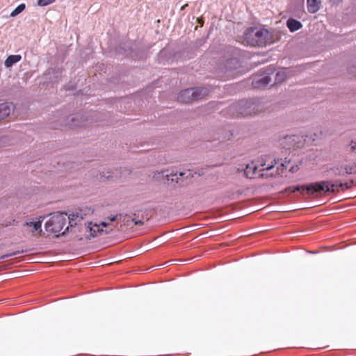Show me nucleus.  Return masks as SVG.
<instances>
[{"mask_svg": "<svg viewBox=\"0 0 356 356\" xmlns=\"http://www.w3.org/2000/svg\"><path fill=\"white\" fill-rule=\"evenodd\" d=\"M260 166L263 168L260 171L270 170L274 168L277 163L275 159H273L270 156H265L259 160Z\"/></svg>", "mask_w": 356, "mask_h": 356, "instance_id": "obj_7", "label": "nucleus"}, {"mask_svg": "<svg viewBox=\"0 0 356 356\" xmlns=\"http://www.w3.org/2000/svg\"><path fill=\"white\" fill-rule=\"evenodd\" d=\"M14 106L12 104L3 103L0 104V121L6 118L13 111Z\"/></svg>", "mask_w": 356, "mask_h": 356, "instance_id": "obj_8", "label": "nucleus"}, {"mask_svg": "<svg viewBox=\"0 0 356 356\" xmlns=\"http://www.w3.org/2000/svg\"><path fill=\"white\" fill-rule=\"evenodd\" d=\"M100 226L105 227L107 226V224L105 222H102L99 225L95 224L92 227H87V229H89L92 237L96 236L97 235V232L102 233L103 232V229L102 228H100Z\"/></svg>", "mask_w": 356, "mask_h": 356, "instance_id": "obj_12", "label": "nucleus"}, {"mask_svg": "<svg viewBox=\"0 0 356 356\" xmlns=\"http://www.w3.org/2000/svg\"><path fill=\"white\" fill-rule=\"evenodd\" d=\"M82 118H83L82 116L80 115H75L74 116H71L70 120L72 122V124H70V126L71 127H76L81 126L80 122H81Z\"/></svg>", "mask_w": 356, "mask_h": 356, "instance_id": "obj_16", "label": "nucleus"}, {"mask_svg": "<svg viewBox=\"0 0 356 356\" xmlns=\"http://www.w3.org/2000/svg\"><path fill=\"white\" fill-rule=\"evenodd\" d=\"M286 79V75L282 72H279L276 74V81L281 82Z\"/></svg>", "mask_w": 356, "mask_h": 356, "instance_id": "obj_20", "label": "nucleus"}, {"mask_svg": "<svg viewBox=\"0 0 356 356\" xmlns=\"http://www.w3.org/2000/svg\"><path fill=\"white\" fill-rule=\"evenodd\" d=\"M24 226H29L32 227L33 229L31 230V232L33 234H34L35 232L40 231V232H42L41 226L42 222L41 221H37V222H26L24 224Z\"/></svg>", "mask_w": 356, "mask_h": 356, "instance_id": "obj_14", "label": "nucleus"}, {"mask_svg": "<svg viewBox=\"0 0 356 356\" xmlns=\"http://www.w3.org/2000/svg\"><path fill=\"white\" fill-rule=\"evenodd\" d=\"M241 114H243V115H249V114H250V113H249V112H245V111H244V112H241Z\"/></svg>", "mask_w": 356, "mask_h": 356, "instance_id": "obj_25", "label": "nucleus"}, {"mask_svg": "<svg viewBox=\"0 0 356 356\" xmlns=\"http://www.w3.org/2000/svg\"><path fill=\"white\" fill-rule=\"evenodd\" d=\"M56 0H38L37 4L39 6H47L54 3Z\"/></svg>", "mask_w": 356, "mask_h": 356, "instance_id": "obj_18", "label": "nucleus"}, {"mask_svg": "<svg viewBox=\"0 0 356 356\" xmlns=\"http://www.w3.org/2000/svg\"><path fill=\"white\" fill-rule=\"evenodd\" d=\"M350 145L353 151L356 150V140H352L350 143Z\"/></svg>", "mask_w": 356, "mask_h": 356, "instance_id": "obj_21", "label": "nucleus"}, {"mask_svg": "<svg viewBox=\"0 0 356 356\" xmlns=\"http://www.w3.org/2000/svg\"><path fill=\"white\" fill-rule=\"evenodd\" d=\"M24 251L22 250V251H15V252H10V253H8V254H3L2 256L0 257V259H4L6 258H8L10 257H13V256H15L18 254H20V253H22Z\"/></svg>", "mask_w": 356, "mask_h": 356, "instance_id": "obj_19", "label": "nucleus"}, {"mask_svg": "<svg viewBox=\"0 0 356 356\" xmlns=\"http://www.w3.org/2000/svg\"><path fill=\"white\" fill-rule=\"evenodd\" d=\"M320 0H307V10L310 13H315L320 9Z\"/></svg>", "mask_w": 356, "mask_h": 356, "instance_id": "obj_10", "label": "nucleus"}, {"mask_svg": "<svg viewBox=\"0 0 356 356\" xmlns=\"http://www.w3.org/2000/svg\"><path fill=\"white\" fill-rule=\"evenodd\" d=\"M68 216L66 213H54L49 220L45 223V229L48 232L58 234H65L68 230V226H66Z\"/></svg>", "mask_w": 356, "mask_h": 356, "instance_id": "obj_3", "label": "nucleus"}, {"mask_svg": "<svg viewBox=\"0 0 356 356\" xmlns=\"http://www.w3.org/2000/svg\"><path fill=\"white\" fill-rule=\"evenodd\" d=\"M111 222H113L116 220V216H111L108 218Z\"/></svg>", "mask_w": 356, "mask_h": 356, "instance_id": "obj_24", "label": "nucleus"}, {"mask_svg": "<svg viewBox=\"0 0 356 356\" xmlns=\"http://www.w3.org/2000/svg\"><path fill=\"white\" fill-rule=\"evenodd\" d=\"M252 106H253L252 104H250L248 107L251 108Z\"/></svg>", "mask_w": 356, "mask_h": 356, "instance_id": "obj_28", "label": "nucleus"}, {"mask_svg": "<svg viewBox=\"0 0 356 356\" xmlns=\"http://www.w3.org/2000/svg\"><path fill=\"white\" fill-rule=\"evenodd\" d=\"M257 168V166L253 163L248 164L244 170V174L248 178L252 179L256 175Z\"/></svg>", "mask_w": 356, "mask_h": 356, "instance_id": "obj_11", "label": "nucleus"}, {"mask_svg": "<svg viewBox=\"0 0 356 356\" xmlns=\"http://www.w3.org/2000/svg\"><path fill=\"white\" fill-rule=\"evenodd\" d=\"M209 90L205 88H188L182 90L177 96V100L181 103H191L201 99L207 95Z\"/></svg>", "mask_w": 356, "mask_h": 356, "instance_id": "obj_4", "label": "nucleus"}, {"mask_svg": "<svg viewBox=\"0 0 356 356\" xmlns=\"http://www.w3.org/2000/svg\"><path fill=\"white\" fill-rule=\"evenodd\" d=\"M304 140L298 135L286 136L282 139V145L286 149H298L303 145Z\"/></svg>", "mask_w": 356, "mask_h": 356, "instance_id": "obj_6", "label": "nucleus"}, {"mask_svg": "<svg viewBox=\"0 0 356 356\" xmlns=\"http://www.w3.org/2000/svg\"><path fill=\"white\" fill-rule=\"evenodd\" d=\"M228 63L236 65H238V60L236 58H232L228 61Z\"/></svg>", "mask_w": 356, "mask_h": 356, "instance_id": "obj_22", "label": "nucleus"}, {"mask_svg": "<svg viewBox=\"0 0 356 356\" xmlns=\"http://www.w3.org/2000/svg\"><path fill=\"white\" fill-rule=\"evenodd\" d=\"M353 184V181H350V182H346L344 184H332L330 181H323L312 183L307 186L297 187L296 190L302 193L305 191H307V193L311 195H314L316 193H320L321 191H325V193H338V190H337V187L341 188L342 190L349 189L352 187Z\"/></svg>", "mask_w": 356, "mask_h": 356, "instance_id": "obj_1", "label": "nucleus"}, {"mask_svg": "<svg viewBox=\"0 0 356 356\" xmlns=\"http://www.w3.org/2000/svg\"><path fill=\"white\" fill-rule=\"evenodd\" d=\"M22 59V56L20 55H10L8 56V58L5 60V66L6 67H10L14 64L18 63Z\"/></svg>", "mask_w": 356, "mask_h": 356, "instance_id": "obj_13", "label": "nucleus"}, {"mask_svg": "<svg viewBox=\"0 0 356 356\" xmlns=\"http://www.w3.org/2000/svg\"><path fill=\"white\" fill-rule=\"evenodd\" d=\"M26 6L24 3L19 4L14 10L10 13L11 17H15L22 11L24 10Z\"/></svg>", "mask_w": 356, "mask_h": 356, "instance_id": "obj_17", "label": "nucleus"}, {"mask_svg": "<svg viewBox=\"0 0 356 356\" xmlns=\"http://www.w3.org/2000/svg\"><path fill=\"white\" fill-rule=\"evenodd\" d=\"M286 26L291 32H295L300 29L302 26L300 22L293 18H289L286 21Z\"/></svg>", "mask_w": 356, "mask_h": 356, "instance_id": "obj_9", "label": "nucleus"}, {"mask_svg": "<svg viewBox=\"0 0 356 356\" xmlns=\"http://www.w3.org/2000/svg\"><path fill=\"white\" fill-rule=\"evenodd\" d=\"M242 106H248V104L247 102L244 103L243 102H242Z\"/></svg>", "mask_w": 356, "mask_h": 356, "instance_id": "obj_26", "label": "nucleus"}, {"mask_svg": "<svg viewBox=\"0 0 356 356\" xmlns=\"http://www.w3.org/2000/svg\"><path fill=\"white\" fill-rule=\"evenodd\" d=\"M93 213V210L88 207H82L76 211L68 216L69 224L71 226L76 225V223L83 220L87 216H90Z\"/></svg>", "mask_w": 356, "mask_h": 356, "instance_id": "obj_5", "label": "nucleus"}, {"mask_svg": "<svg viewBox=\"0 0 356 356\" xmlns=\"http://www.w3.org/2000/svg\"><path fill=\"white\" fill-rule=\"evenodd\" d=\"M272 35L265 29L250 28L243 35V42L253 47H263L270 43Z\"/></svg>", "mask_w": 356, "mask_h": 356, "instance_id": "obj_2", "label": "nucleus"}, {"mask_svg": "<svg viewBox=\"0 0 356 356\" xmlns=\"http://www.w3.org/2000/svg\"><path fill=\"white\" fill-rule=\"evenodd\" d=\"M270 81V79L268 76H265L257 81H256L254 84L255 85V87H260V86H266Z\"/></svg>", "mask_w": 356, "mask_h": 356, "instance_id": "obj_15", "label": "nucleus"}, {"mask_svg": "<svg viewBox=\"0 0 356 356\" xmlns=\"http://www.w3.org/2000/svg\"><path fill=\"white\" fill-rule=\"evenodd\" d=\"M131 221L134 222L136 225L143 224L141 220H136L134 218H131Z\"/></svg>", "mask_w": 356, "mask_h": 356, "instance_id": "obj_23", "label": "nucleus"}, {"mask_svg": "<svg viewBox=\"0 0 356 356\" xmlns=\"http://www.w3.org/2000/svg\"><path fill=\"white\" fill-rule=\"evenodd\" d=\"M184 175V172H179V176H180V177H182Z\"/></svg>", "mask_w": 356, "mask_h": 356, "instance_id": "obj_27", "label": "nucleus"}]
</instances>
